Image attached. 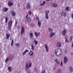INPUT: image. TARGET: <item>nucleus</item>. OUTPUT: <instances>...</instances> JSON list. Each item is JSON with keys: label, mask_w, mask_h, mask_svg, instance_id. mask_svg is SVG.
I'll return each instance as SVG.
<instances>
[{"label": "nucleus", "mask_w": 73, "mask_h": 73, "mask_svg": "<svg viewBox=\"0 0 73 73\" xmlns=\"http://www.w3.org/2000/svg\"><path fill=\"white\" fill-rule=\"evenodd\" d=\"M32 66V63L30 62L28 64V63H27L25 64V68L26 70L27 71V72L28 73H31V72H29L30 69L29 68H31Z\"/></svg>", "instance_id": "nucleus-1"}, {"label": "nucleus", "mask_w": 73, "mask_h": 73, "mask_svg": "<svg viewBox=\"0 0 73 73\" xmlns=\"http://www.w3.org/2000/svg\"><path fill=\"white\" fill-rule=\"evenodd\" d=\"M61 50L60 48H58L56 49L55 51V54L58 52H59L60 54L61 53Z\"/></svg>", "instance_id": "nucleus-2"}, {"label": "nucleus", "mask_w": 73, "mask_h": 73, "mask_svg": "<svg viewBox=\"0 0 73 73\" xmlns=\"http://www.w3.org/2000/svg\"><path fill=\"white\" fill-rule=\"evenodd\" d=\"M68 62V60L67 59V57L65 56L64 58V62L65 64L66 63V62Z\"/></svg>", "instance_id": "nucleus-3"}, {"label": "nucleus", "mask_w": 73, "mask_h": 73, "mask_svg": "<svg viewBox=\"0 0 73 73\" xmlns=\"http://www.w3.org/2000/svg\"><path fill=\"white\" fill-rule=\"evenodd\" d=\"M62 33L63 36H65L66 35V30L65 29H64L62 31Z\"/></svg>", "instance_id": "nucleus-4"}, {"label": "nucleus", "mask_w": 73, "mask_h": 73, "mask_svg": "<svg viewBox=\"0 0 73 73\" xmlns=\"http://www.w3.org/2000/svg\"><path fill=\"white\" fill-rule=\"evenodd\" d=\"M61 46V44L60 42H58L57 44V46L58 48H60Z\"/></svg>", "instance_id": "nucleus-5"}, {"label": "nucleus", "mask_w": 73, "mask_h": 73, "mask_svg": "<svg viewBox=\"0 0 73 73\" xmlns=\"http://www.w3.org/2000/svg\"><path fill=\"white\" fill-rule=\"evenodd\" d=\"M11 13L13 17H15V15H16V13H15L13 11H11Z\"/></svg>", "instance_id": "nucleus-6"}, {"label": "nucleus", "mask_w": 73, "mask_h": 73, "mask_svg": "<svg viewBox=\"0 0 73 73\" xmlns=\"http://www.w3.org/2000/svg\"><path fill=\"white\" fill-rule=\"evenodd\" d=\"M27 9H30L31 8V6H30V4L29 3H27Z\"/></svg>", "instance_id": "nucleus-7"}, {"label": "nucleus", "mask_w": 73, "mask_h": 73, "mask_svg": "<svg viewBox=\"0 0 73 73\" xmlns=\"http://www.w3.org/2000/svg\"><path fill=\"white\" fill-rule=\"evenodd\" d=\"M12 20H11L9 21L8 23L9 25V26H12Z\"/></svg>", "instance_id": "nucleus-8"}, {"label": "nucleus", "mask_w": 73, "mask_h": 73, "mask_svg": "<svg viewBox=\"0 0 73 73\" xmlns=\"http://www.w3.org/2000/svg\"><path fill=\"white\" fill-rule=\"evenodd\" d=\"M6 38L7 39V40H8V39L9 38V37H10V34L9 33H7L6 35Z\"/></svg>", "instance_id": "nucleus-9"}, {"label": "nucleus", "mask_w": 73, "mask_h": 73, "mask_svg": "<svg viewBox=\"0 0 73 73\" xmlns=\"http://www.w3.org/2000/svg\"><path fill=\"white\" fill-rule=\"evenodd\" d=\"M54 35H55V33H51L50 36V38H52V37L53 36H54Z\"/></svg>", "instance_id": "nucleus-10"}, {"label": "nucleus", "mask_w": 73, "mask_h": 73, "mask_svg": "<svg viewBox=\"0 0 73 73\" xmlns=\"http://www.w3.org/2000/svg\"><path fill=\"white\" fill-rule=\"evenodd\" d=\"M44 46L46 49V52H48L49 50H48V47L47 46V45L46 44H44Z\"/></svg>", "instance_id": "nucleus-11"}, {"label": "nucleus", "mask_w": 73, "mask_h": 73, "mask_svg": "<svg viewBox=\"0 0 73 73\" xmlns=\"http://www.w3.org/2000/svg\"><path fill=\"white\" fill-rule=\"evenodd\" d=\"M24 27H23L22 28L21 35H23V34H24Z\"/></svg>", "instance_id": "nucleus-12"}, {"label": "nucleus", "mask_w": 73, "mask_h": 73, "mask_svg": "<svg viewBox=\"0 0 73 73\" xmlns=\"http://www.w3.org/2000/svg\"><path fill=\"white\" fill-rule=\"evenodd\" d=\"M35 35L36 37H38V36H40V33H35Z\"/></svg>", "instance_id": "nucleus-13"}, {"label": "nucleus", "mask_w": 73, "mask_h": 73, "mask_svg": "<svg viewBox=\"0 0 73 73\" xmlns=\"http://www.w3.org/2000/svg\"><path fill=\"white\" fill-rule=\"evenodd\" d=\"M13 4V3L11 2H9L8 3V5L9 6H12Z\"/></svg>", "instance_id": "nucleus-14"}, {"label": "nucleus", "mask_w": 73, "mask_h": 73, "mask_svg": "<svg viewBox=\"0 0 73 73\" xmlns=\"http://www.w3.org/2000/svg\"><path fill=\"white\" fill-rule=\"evenodd\" d=\"M8 10V8L6 7H5L3 9V12H7Z\"/></svg>", "instance_id": "nucleus-15"}, {"label": "nucleus", "mask_w": 73, "mask_h": 73, "mask_svg": "<svg viewBox=\"0 0 73 73\" xmlns=\"http://www.w3.org/2000/svg\"><path fill=\"white\" fill-rule=\"evenodd\" d=\"M69 69L70 72H71V73L73 71V68H72V67H71V66L69 68Z\"/></svg>", "instance_id": "nucleus-16"}, {"label": "nucleus", "mask_w": 73, "mask_h": 73, "mask_svg": "<svg viewBox=\"0 0 73 73\" xmlns=\"http://www.w3.org/2000/svg\"><path fill=\"white\" fill-rule=\"evenodd\" d=\"M29 52V50H26L23 53V55H25V54L27 53V52Z\"/></svg>", "instance_id": "nucleus-17"}, {"label": "nucleus", "mask_w": 73, "mask_h": 73, "mask_svg": "<svg viewBox=\"0 0 73 73\" xmlns=\"http://www.w3.org/2000/svg\"><path fill=\"white\" fill-rule=\"evenodd\" d=\"M29 54L30 56H32L33 54V52L32 51H30L29 52Z\"/></svg>", "instance_id": "nucleus-18"}, {"label": "nucleus", "mask_w": 73, "mask_h": 73, "mask_svg": "<svg viewBox=\"0 0 73 73\" xmlns=\"http://www.w3.org/2000/svg\"><path fill=\"white\" fill-rule=\"evenodd\" d=\"M41 22L40 21H38V27L40 28L41 27Z\"/></svg>", "instance_id": "nucleus-19"}, {"label": "nucleus", "mask_w": 73, "mask_h": 73, "mask_svg": "<svg viewBox=\"0 0 73 73\" xmlns=\"http://www.w3.org/2000/svg\"><path fill=\"white\" fill-rule=\"evenodd\" d=\"M31 49L32 50H35V46L33 44H31Z\"/></svg>", "instance_id": "nucleus-20"}, {"label": "nucleus", "mask_w": 73, "mask_h": 73, "mask_svg": "<svg viewBox=\"0 0 73 73\" xmlns=\"http://www.w3.org/2000/svg\"><path fill=\"white\" fill-rule=\"evenodd\" d=\"M62 53V51H61V53H60V52H57V53H56V54H55L56 56H60V55H61V54Z\"/></svg>", "instance_id": "nucleus-21"}, {"label": "nucleus", "mask_w": 73, "mask_h": 73, "mask_svg": "<svg viewBox=\"0 0 73 73\" xmlns=\"http://www.w3.org/2000/svg\"><path fill=\"white\" fill-rule=\"evenodd\" d=\"M34 42L35 43V45H37V43H38V42L35 39L34 40Z\"/></svg>", "instance_id": "nucleus-22"}, {"label": "nucleus", "mask_w": 73, "mask_h": 73, "mask_svg": "<svg viewBox=\"0 0 73 73\" xmlns=\"http://www.w3.org/2000/svg\"><path fill=\"white\" fill-rule=\"evenodd\" d=\"M34 71L36 73H38V70L37 68H34Z\"/></svg>", "instance_id": "nucleus-23"}, {"label": "nucleus", "mask_w": 73, "mask_h": 73, "mask_svg": "<svg viewBox=\"0 0 73 73\" xmlns=\"http://www.w3.org/2000/svg\"><path fill=\"white\" fill-rule=\"evenodd\" d=\"M54 7H57V5L56 3H53L52 5Z\"/></svg>", "instance_id": "nucleus-24"}, {"label": "nucleus", "mask_w": 73, "mask_h": 73, "mask_svg": "<svg viewBox=\"0 0 73 73\" xmlns=\"http://www.w3.org/2000/svg\"><path fill=\"white\" fill-rule=\"evenodd\" d=\"M45 3H46L45 2V1H43L42 3L40 4V6L44 5H45Z\"/></svg>", "instance_id": "nucleus-25"}, {"label": "nucleus", "mask_w": 73, "mask_h": 73, "mask_svg": "<svg viewBox=\"0 0 73 73\" xmlns=\"http://www.w3.org/2000/svg\"><path fill=\"white\" fill-rule=\"evenodd\" d=\"M8 69L9 70V72H11L12 71V68L11 67H8Z\"/></svg>", "instance_id": "nucleus-26"}, {"label": "nucleus", "mask_w": 73, "mask_h": 73, "mask_svg": "<svg viewBox=\"0 0 73 73\" xmlns=\"http://www.w3.org/2000/svg\"><path fill=\"white\" fill-rule=\"evenodd\" d=\"M5 23L6 24H7L8 22V17H6L5 18Z\"/></svg>", "instance_id": "nucleus-27"}, {"label": "nucleus", "mask_w": 73, "mask_h": 73, "mask_svg": "<svg viewBox=\"0 0 73 73\" xmlns=\"http://www.w3.org/2000/svg\"><path fill=\"white\" fill-rule=\"evenodd\" d=\"M27 21H28L29 23H31V19L29 17L27 19Z\"/></svg>", "instance_id": "nucleus-28"}, {"label": "nucleus", "mask_w": 73, "mask_h": 73, "mask_svg": "<svg viewBox=\"0 0 73 73\" xmlns=\"http://www.w3.org/2000/svg\"><path fill=\"white\" fill-rule=\"evenodd\" d=\"M55 62L57 63V64H60V62H58V60L56 59L55 60Z\"/></svg>", "instance_id": "nucleus-29"}, {"label": "nucleus", "mask_w": 73, "mask_h": 73, "mask_svg": "<svg viewBox=\"0 0 73 73\" xmlns=\"http://www.w3.org/2000/svg\"><path fill=\"white\" fill-rule=\"evenodd\" d=\"M50 11H46V15H48V14L49 13Z\"/></svg>", "instance_id": "nucleus-30"}, {"label": "nucleus", "mask_w": 73, "mask_h": 73, "mask_svg": "<svg viewBox=\"0 0 73 73\" xmlns=\"http://www.w3.org/2000/svg\"><path fill=\"white\" fill-rule=\"evenodd\" d=\"M66 9L67 11H69V7H67L66 8Z\"/></svg>", "instance_id": "nucleus-31"}, {"label": "nucleus", "mask_w": 73, "mask_h": 73, "mask_svg": "<svg viewBox=\"0 0 73 73\" xmlns=\"http://www.w3.org/2000/svg\"><path fill=\"white\" fill-rule=\"evenodd\" d=\"M48 29L49 30V32H50V33H52V29H50V28H48Z\"/></svg>", "instance_id": "nucleus-32"}, {"label": "nucleus", "mask_w": 73, "mask_h": 73, "mask_svg": "<svg viewBox=\"0 0 73 73\" xmlns=\"http://www.w3.org/2000/svg\"><path fill=\"white\" fill-rule=\"evenodd\" d=\"M45 17L46 19H48L49 17H48V15H47V14H46Z\"/></svg>", "instance_id": "nucleus-33"}, {"label": "nucleus", "mask_w": 73, "mask_h": 73, "mask_svg": "<svg viewBox=\"0 0 73 73\" xmlns=\"http://www.w3.org/2000/svg\"><path fill=\"white\" fill-rule=\"evenodd\" d=\"M30 36L31 37H33V33H30Z\"/></svg>", "instance_id": "nucleus-34"}, {"label": "nucleus", "mask_w": 73, "mask_h": 73, "mask_svg": "<svg viewBox=\"0 0 73 73\" xmlns=\"http://www.w3.org/2000/svg\"><path fill=\"white\" fill-rule=\"evenodd\" d=\"M72 40H73V36H71L70 38V41H72Z\"/></svg>", "instance_id": "nucleus-35"}, {"label": "nucleus", "mask_w": 73, "mask_h": 73, "mask_svg": "<svg viewBox=\"0 0 73 73\" xmlns=\"http://www.w3.org/2000/svg\"><path fill=\"white\" fill-rule=\"evenodd\" d=\"M8 60H9V58H7L5 61V62L7 63V62L8 61Z\"/></svg>", "instance_id": "nucleus-36"}, {"label": "nucleus", "mask_w": 73, "mask_h": 73, "mask_svg": "<svg viewBox=\"0 0 73 73\" xmlns=\"http://www.w3.org/2000/svg\"><path fill=\"white\" fill-rule=\"evenodd\" d=\"M66 12H64L63 13V16H64V17H66Z\"/></svg>", "instance_id": "nucleus-37"}, {"label": "nucleus", "mask_w": 73, "mask_h": 73, "mask_svg": "<svg viewBox=\"0 0 73 73\" xmlns=\"http://www.w3.org/2000/svg\"><path fill=\"white\" fill-rule=\"evenodd\" d=\"M36 20H38V21H39V19H38V17L37 16L36 17Z\"/></svg>", "instance_id": "nucleus-38"}, {"label": "nucleus", "mask_w": 73, "mask_h": 73, "mask_svg": "<svg viewBox=\"0 0 73 73\" xmlns=\"http://www.w3.org/2000/svg\"><path fill=\"white\" fill-rule=\"evenodd\" d=\"M13 40H12L11 42V46H12L13 45Z\"/></svg>", "instance_id": "nucleus-39"}, {"label": "nucleus", "mask_w": 73, "mask_h": 73, "mask_svg": "<svg viewBox=\"0 0 73 73\" xmlns=\"http://www.w3.org/2000/svg\"><path fill=\"white\" fill-rule=\"evenodd\" d=\"M11 27H12V26H9V30H11Z\"/></svg>", "instance_id": "nucleus-40"}, {"label": "nucleus", "mask_w": 73, "mask_h": 73, "mask_svg": "<svg viewBox=\"0 0 73 73\" xmlns=\"http://www.w3.org/2000/svg\"><path fill=\"white\" fill-rule=\"evenodd\" d=\"M65 42H69V41H68V39H66L65 40Z\"/></svg>", "instance_id": "nucleus-41"}, {"label": "nucleus", "mask_w": 73, "mask_h": 73, "mask_svg": "<svg viewBox=\"0 0 73 73\" xmlns=\"http://www.w3.org/2000/svg\"><path fill=\"white\" fill-rule=\"evenodd\" d=\"M31 26L32 27H34V24H33V23H31Z\"/></svg>", "instance_id": "nucleus-42"}, {"label": "nucleus", "mask_w": 73, "mask_h": 73, "mask_svg": "<svg viewBox=\"0 0 73 73\" xmlns=\"http://www.w3.org/2000/svg\"><path fill=\"white\" fill-rule=\"evenodd\" d=\"M42 73H46L45 70H43L42 72Z\"/></svg>", "instance_id": "nucleus-43"}, {"label": "nucleus", "mask_w": 73, "mask_h": 73, "mask_svg": "<svg viewBox=\"0 0 73 73\" xmlns=\"http://www.w3.org/2000/svg\"><path fill=\"white\" fill-rule=\"evenodd\" d=\"M31 13H32V12L31 11H29V15H31Z\"/></svg>", "instance_id": "nucleus-44"}, {"label": "nucleus", "mask_w": 73, "mask_h": 73, "mask_svg": "<svg viewBox=\"0 0 73 73\" xmlns=\"http://www.w3.org/2000/svg\"><path fill=\"white\" fill-rule=\"evenodd\" d=\"M17 22L16 21L15 26H16V25H17Z\"/></svg>", "instance_id": "nucleus-45"}, {"label": "nucleus", "mask_w": 73, "mask_h": 73, "mask_svg": "<svg viewBox=\"0 0 73 73\" xmlns=\"http://www.w3.org/2000/svg\"><path fill=\"white\" fill-rule=\"evenodd\" d=\"M28 14H27L26 16L25 17V18L26 19H27V18H28Z\"/></svg>", "instance_id": "nucleus-46"}, {"label": "nucleus", "mask_w": 73, "mask_h": 73, "mask_svg": "<svg viewBox=\"0 0 73 73\" xmlns=\"http://www.w3.org/2000/svg\"><path fill=\"white\" fill-rule=\"evenodd\" d=\"M16 46H19V43H17L16 44Z\"/></svg>", "instance_id": "nucleus-47"}, {"label": "nucleus", "mask_w": 73, "mask_h": 73, "mask_svg": "<svg viewBox=\"0 0 73 73\" xmlns=\"http://www.w3.org/2000/svg\"><path fill=\"white\" fill-rule=\"evenodd\" d=\"M61 66H62V62H61L60 64Z\"/></svg>", "instance_id": "nucleus-48"}, {"label": "nucleus", "mask_w": 73, "mask_h": 73, "mask_svg": "<svg viewBox=\"0 0 73 73\" xmlns=\"http://www.w3.org/2000/svg\"><path fill=\"white\" fill-rule=\"evenodd\" d=\"M17 28H18V29H20V27L18 26L17 27Z\"/></svg>", "instance_id": "nucleus-49"}, {"label": "nucleus", "mask_w": 73, "mask_h": 73, "mask_svg": "<svg viewBox=\"0 0 73 73\" xmlns=\"http://www.w3.org/2000/svg\"><path fill=\"white\" fill-rule=\"evenodd\" d=\"M72 18H73V13L72 14Z\"/></svg>", "instance_id": "nucleus-50"}, {"label": "nucleus", "mask_w": 73, "mask_h": 73, "mask_svg": "<svg viewBox=\"0 0 73 73\" xmlns=\"http://www.w3.org/2000/svg\"><path fill=\"white\" fill-rule=\"evenodd\" d=\"M72 47H73V43H72Z\"/></svg>", "instance_id": "nucleus-51"}, {"label": "nucleus", "mask_w": 73, "mask_h": 73, "mask_svg": "<svg viewBox=\"0 0 73 73\" xmlns=\"http://www.w3.org/2000/svg\"><path fill=\"white\" fill-rule=\"evenodd\" d=\"M65 53H67V51H65Z\"/></svg>", "instance_id": "nucleus-52"}, {"label": "nucleus", "mask_w": 73, "mask_h": 73, "mask_svg": "<svg viewBox=\"0 0 73 73\" xmlns=\"http://www.w3.org/2000/svg\"><path fill=\"white\" fill-rule=\"evenodd\" d=\"M46 1H50V0H46Z\"/></svg>", "instance_id": "nucleus-53"}, {"label": "nucleus", "mask_w": 73, "mask_h": 73, "mask_svg": "<svg viewBox=\"0 0 73 73\" xmlns=\"http://www.w3.org/2000/svg\"><path fill=\"white\" fill-rule=\"evenodd\" d=\"M18 7H20V5H18Z\"/></svg>", "instance_id": "nucleus-54"}, {"label": "nucleus", "mask_w": 73, "mask_h": 73, "mask_svg": "<svg viewBox=\"0 0 73 73\" xmlns=\"http://www.w3.org/2000/svg\"><path fill=\"white\" fill-rule=\"evenodd\" d=\"M52 57H54V55H53L52 56Z\"/></svg>", "instance_id": "nucleus-55"}]
</instances>
